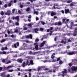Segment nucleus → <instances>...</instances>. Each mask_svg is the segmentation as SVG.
Wrapping results in <instances>:
<instances>
[{"mask_svg": "<svg viewBox=\"0 0 77 77\" xmlns=\"http://www.w3.org/2000/svg\"><path fill=\"white\" fill-rule=\"evenodd\" d=\"M24 38H27L28 39L30 38V39H32V35L31 34H30L29 35H25L24 36Z\"/></svg>", "mask_w": 77, "mask_h": 77, "instance_id": "nucleus-1", "label": "nucleus"}, {"mask_svg": "<svg viewBox=\"0 0 77 77\" xmlns=\"http://www.w3.org/2000/svg\"><path fill=\"white\" fill-rule=\"evenodd\" d=\"M34 45H35V48L36 50H38V43L36 42L34 44Z\"/></svg>", "mask_w": 77, "mask_h": 77, "instance_id": "nucleus-2", "label": "nucleus"}, {"mask_svg": "<svg viewBox=\"0 0 77 77\" xmlns=\"http://www.w3.org/2000/svg\"><path fill=\"white\" fill-rule=\"evenodd\" d=\"M75 54V52H69L67 53V54H69V55H72V54Z\"/></svg>", "mask_w": 77, "mask_h": 77, "instance_id": "nucleus-3", "label": "nucleus"}, {"mask_svg": "<svg viewBox=\"0 0 77 77\" xmlns=\"http://www.w3.org/2000/svg\"><path fill=\"white\" fill-rule=\"evenodd\" d=\"M45 43H47V42L46 41H44L42 43L41 45H40V47H43L44 46V45Z\"/></svg>", "mask_w": 77, "mask_h": 77, "instance_id": "nucleus-4", "label": "nucleus"}, {"mask_svg": "<svg viewBox=\"0 0 77 77\" xmlns=\"http://www.w3.org/2000/svg\"><path fill=\"white\" fill-rule=\"evenodd\" d=\"M11 11L10 10H8L7 12L5 13V15H9L11 14Z\"/></svg>", "mask_w": 77, "mask_h": 77, "instance_id": "nucleus-5", "label": "nucleus"}, {"mask_svg": "<svg viewBox=\"0 0 77 77\" xmlns=\"http://www.w3.org/2000/svg\"><path fill=\"white\" fill-rule=\"evenodd\" d=\"M28 62H29V61L27 60L26 62V63L25 62H24L23 63V64H22V66L23 67H24L25 66H27V64L28 63Z\"/></svg>", "mask_w": 77, "mask_h": 77, "instance_id": "nucleus-6", "label": "nucleus"}, {"mask_svg": "<svg viewBox=\"0 0 77 77\" xmlns=\"http://www.w3.org/2000/svg\"><path fill=\"white\" fill-rule=\"evenodd\" d=\"M67 71H66V69H64V71L62 72L63 73V75L62 76L63 77H64V75H63V74H65V73H66Z\"/></svg>", "mask_w": 77, "mask_h": 77, "instance_id": "nucleus-7", "label": "nucleus"}, {"mask_svg": "<svg viewBox=\"0 0 77 77\" xmlns=\"http://www.w3.org/2000/svg\"><path fill=\"white\" fill-rule=\"evenodd\" d=\"M65 14L69 13V9H65Z\"/></svg>", "mask_w": 77, "mask_h": 77, "instance_id": "nucleus-8", "label": "nucleus"}, {"mask_svg": "<svg viewBox=\"0 0 77 77\" xmlns=\"http://www.w3.org/2000/svg\"><path fill=\"white\" fill-rule=\"evenodd\" d=\"M75 30L76 33V34H73V35L74 36H76V35H77V28H75Z\"/></svg>", "mask_w": 77, "mask_h": 77, "instance_id": "nucleus-9", "label": "nucleus"}, {"mask_svg": "<svg viewBox=\"0 0 77 77\" xmlns=\"http://www.w3.org/2000/svg\"><path fill=\"white\" fill-rule=\"evenodd\" d=\"M23 45L24 47V48L23 49V50H26V49H27V48H27V47H26V44H23Z\"/></svg>", "mask_w": 77, "mask_h": 77, "instance_id": "nucleus-10", "label": "nucleus"}, {"mask_svg": "<svg viewBox=\"0 0 77 77\" xmlns=\"http://www.w3.org/2000/svg\"><path fill=\"white\" fill-rule=\"evenodd\" d=\"M35 32V33H38V28H36L33 30Z\"/></svg>", "mask_w": 77, "mask_h": 77, "instance_id": "nucleus-11", "label": "nucleus"}, {"mask_svg": "<svg viewBox=\"0 0 77 77\" xmlns=\"http://www.w3.org/2000/svg\"><path fill=\"white\" fill-rule=\"evenodd\" d=\"M17 62H20V63H22V62H23V60L20 59H19L17 60Z\"/></svg>", "mask_w": 77, "mask_h": 77, "instance_id": "nucleus-12", "label": "nucleus"}, {"mask_svg": "<svg viewBox=\"0 0 77 77\" xmlns=\"http://www.w3.org/2000/svg\"><path fill=\"white\" fill-rule=\"evenodd\" d=\"M15 20H17V21H19L20 20L19 19V16H17L15 17Z\"/></svg>", "mask_w": 77, "mask_h": 77, "instance_id": "nucleus-13", "label": "nucleus"}, {"mask_svg": "<svg viewBox=\"0 0 77 77\" xmlns=\"http://www.w3.org/2000/svg\"><path fill=\"white\" fill-rule=\"evenodd\" d=\"M51 16H52V17L54 15H56V13H54L53 12H52L51 14Z\"/></svg>", "mask_w": 77, "mask_h": 77, "instance_id": "nucleus-14", "label": "nucleus"}, {"mask_svg": "<svg viewBox=\"0 0 77 77\" xmlns=\"http://www.w3.org/2000/svg\"><path fill=\"white\" fill-rule=\"evenodd\" d=\"M26 25H27V26H32L33 25V23H29L28 25L26 24Z\"/></svg>", "mask_w": 77, "mask_h": 77, "instance_id": "nucleus-15", "label": "nucleus"}, {"mask_svg": "<svg viewBox=\"0 0 77 77\" xmlns=\"http://www.w3.org/2000/svg\"><path fill=\"white\" fill-rule=\"evenodd\" d=\"M54 55H55V53L51 55V57L52 59H54Z\"/></svg>", "mask_w": 77, "mask_h": 77, "instance_id": "nucleus-16", "label": "nucleus"}, {"mask_svg": "<svg viewBox=\"0 0 77 77\" xmlns=\"http://www.w3.org/2000/svg\"><path fill=\"white\" fill-rule=\"evenodd\" d=\"M66 40H62L61 41V43H63L64 42V44H66V42H65V41H66Z\"/></svg>", "mask_w": 77, "mask_h": 77, "instance_id": "nucleus-17", "label": "nucleus"}, {"mask_svg": "<svg viewBox=\"0 0 77 77\" xmlns=\"http://www.w3.org/2000/svg\"><path fill=\"white\" fill-rule=\"evenodd\" d=\"M12 3V1H11V2H10V3L8 5V6H9V7H11V5H12L11 4Z\"/></svg>", "mask_w": 77, "mask_h": 77, "instance_id": "nucleus-18", "label": "nucleus"}, {"mask_svg": "<svg viewBox=\"0 0 77 77\" xmlns=\"http://www.w3.org/2000/svg\"><path fill=\"white\" fill-rule=\"evenodd\" d=\"M3 51V50H8V48L7 47H5V48H2V49H1Z\"/></svg>", "mask_w": 77, "mask_h": 77, "instance_id": "nucleus-19", "label": "nucleus"}, {"mask_svg": "<svg viewBox=\"0 0 77 77\" xmlns=\"http://www.w3.org/2000/svg\"><path fill=\"white\" fill-rule=\"evenodd\" d=\"M40 30L41 32H43V30H44V28H40Z\"/></svg>", "mask_w": 77, "mask_h": 77, "instance_id": "nucleus-20", "label": "nucleus"}, {"mask_svg": "<svg viewBox=\"0 0 77 77\" xmlns=\"http://www.w3.org/2000/svg\"><path fill=\"white\" fill-rule=\"evenodd\" d=\"M36 14V15H38V12L37 11H35L34 13V14Z\"/></svg>", "mask_w": 77, "mask_h": 77, "instance_id": "nucleus-21", "label": "nucleus"}, {"mask_svg": "<svg viewBox=\"0 0 77 77\" xmlns=\"http://www.w3.org/2000/svg\"><path fill=\"white\" fill-rule=\"evenodd\" d=\"M40 23L42 24V25H44V24H45V23L43 21H41Z\"/></svg>", "mask_w": 77, "mask_h": 77, "instance_id": "nucleus-22", "label": "nucleus"}, {"mask_svg": "<svg viewBox=\"0 0 77 77\" xmlns=\"http://www.w3.org/2000/svg\"><path fill=\"white\" fill-rule=\"evenodd\" d=\"M66 20V18H63V23H64L65 22V21Z\"/></svg>", "mask_w": 77, "mask_h": 77, "instance_id": "nucleus-23", "label": "nucleus"}, {"mask_svg": "<svg viewBox=\"0 0 77 77\" xmlns=\"http://www.w3.org/2000/svg\"><path fill=\"white\" fill-rule=\"evenodd\" d=\"M30 63L31 65H33V63L32 60H31L30 61Z\"/></svg>", "mask_w": 77, "mask_h": 77, "instance_id": "nucleus-24", "label": "nucleus"}, {"mask_svg": "<svg viewBox=\"0 0 77 77\" xmlns=\"http://www.w3.org/2000/svg\"><path fill=\"white\" fill-rule=\"evenodd\" d=\"M74 2H73L70 4V6H74Z\"/></svg>", "mask_w": 77, "mask_h": 77, "instance_id": "nucleus-25", "label": "nucleus"}, {"mask_svg": "<svg viewBox=\"0 0 77 77\" xmlns=\"http://www.w3.org/2000/svg\"><path fill=\"white\" fill-rule=\"evenodd\" d=\"M62 63H63L62 61L61 60H60L59 62V64L61 65V64H62Z\"/></svg>", "mask_w": 77, "mask_h": 77, "instance_id": "nucleus-26", "label": "nucleus"}, {"mask_svg": "<svg viewBox=\"0 0 77 77\" xmlns=\"http://www.w3.org/2000/svg\"><path fill=\"white\" fill-rule=\"evenodd\" d=\"M5 39H4L2 40V41H1V43H3V42H5Z\"/></svg>", "mask_w": 77, "mask_h": 77, "instance_id": "nucleus-27", "label": "nucleus"}, {"mask_svg": "<svg viewBox=\"0 0 77 77\" xmlns=\"http://www.w3.org/2000/svg\"><path fill=\"white\" fill-rule=\"evenodd\" d=\"M15 9H13L12 10V13H14L15 12Z\"/></svg>", "mask_w": 77, "mask_h": 77, "instance_id": "nucleus-28", "label": "nucleus"}, {"mask_svg": "<svg viewBox=\"0 0 77 77\" xmlns=\"http://www.w3.org/2000/svg\"><path fill=\"white\" fill-rule=\"evenodd\" d=\"M53 28L52 27H51L50 28V32H52V31L51 30H52L53 29Z\"/></svg>", "mask_w": 77, "mask_h": 77, "instance_id": "nucleus-29", "label": "nucleus"}, {"mask_svg": "<svg viewBox=\"0 0 77 77\" xmlns=\"http://www.w3.org/2000/svg\"><path fill=\"white\" fill-rule=\"evenodd\" d=\"M29 10H30V8H27L26 9V11H27V12H28L29 11Z\"/></svg>", "mask_w": 77, "mask_h": 77, "instance_id": "nucleus-30", "label": "nucleus"}, {"mask_svg": "<svg viewBox=\"0 0 77 77\" xmlns=\"http://www.w3.org/2000/svg\"><path fill=\"white\" fill-rule=\"evenodd\" d=\"M27 28L26 27H24L23 28V30H27Z\"/></svg>", "mask_w": 77, "mask_h": 77, "instance_id": "nucleus-31", "label": "nucleus"}, {"mask_svg": "<svg viewBox=\"0 0 77 77\" xmlns=\"http://www.w3.org/2000/svg\"><path fill=\"white\" fill-rule=\"evenodd\" d=\"M72 2V0H71V1H69V0H68L67 1V3H70V2Z\"/></svg>", "mask_w": 77, "mask_h": 77, "instance_id": "nucleus-32", "label": "nucleus"}, {"mask_svg": "<svg viewBox=\"0 0 77 77\" xmlns=\"http://www.w3.org/2000/svg\"><path fill=\"white\" fill-rule=\"evenodd\" d=\"M11 63V61H9L7 62V63H6V64H8V63Z\"/></svg>", "mask_w": 77, "mask_h": 77, "instance_id": "nucleus-33", "label": "nucleus"}, {"mask_svg": "<svg viewBox=\"0 0 77 77\" xmlns=\"http://www.w3.org/2000/svg\"><path fill=\"white\" fill-rule=\"evenodd\" d=\"M3 14H4V13H3V11H2L1 13V15H3Z\"/></svg>", "mask_w": 77, "mask_h": 77, "instance_id": "nucleus-34", "label": "nucleus"}, {"mask_svg": "<svg viewBox=\"0 0 77 77\" xmlns=\"http://www.w3.org/2000/svg\"><path fill=\"white\" fill-rule=\"evenodd\" d=\"M35 42H38V41H39V39L38 38H37L35 39Z\"/></svg>", "mask_w": 77, "mask_h": 77, "instance_id": "nucleus-35", "label": "nucleus"}, {"mask_svg": "<svg viewBox=\"0 0 77 77\" xmlns=\"http://www.w3.org/2000/svg\"><path fill=\"white\" fill-rule=\"evenodd\" d=\"M58 25H62V23H61V22H58Z\"/></svg>", "mask_w": 77, "mask_h": 77, "instance_id": "nucleus-36", "label": "nucleus"}, {"mask_svg": "<svg viewBox=\"0 0 77 77\" xmlns=\"http://www.w3.org/2000/svg\"><path fill=\"white\" fill-rule=\"evenodd\" d=\"M11 67H12V66H9L7 67V69H9V68H11Z\"/></svg>", "mask_w": 77, "mask_h": 77, "instance_id": "nucleus-37", "label": "nucleus"}, {"mask_svg": "<svg viewBox=\"0 0 77 77\" xmlns=\"http://www.w3.org/2000/svg\"><path fill=\"white\" fill-rule=\"evenodd\" d=\"M7 4H5V5H4V7L5 8H7Z\"/></svg>", "mask_w": 77, "mask_h": 77, "instance_id": "nucleus-38", "label": "nucleus"}, {"mask_svg": "<svg viewBox=\"0 0 77 77\" xmlns=\"http://www.w3.org/2000/svg\"><path fill=\"white\" fill-rule=\"evenodd\" d=\"M66 22L65 23L66 24V23H67V22H68V21H69V19H68L66 20Z\"/></svg>", "mask_w": 77, "mask_h": 77, "instance_id": "nucleus-39", "label": "nucleus"}, {"mask_svg": "<svg viewBox=\"0 0 77 77\" xmlns=\"http://www.w3.org/2000/svg\"><path fill=\"white\" fill-rule=\"evenodd\" d=\"M28 18H32V16H31V15H29V16H28Z\"/></svg>", "mask_w": 77, "mask_h": 77, "instance_id": "nucleus-40", "label": "nucleus"}, {"mask_svg": "<svg viewBox=\"0 0 77 77\" xmlns=\"http://www.w3.org/2000/svg\"><path fill=\"white\" fill-rule=\"evenodd\" d=\"M17 32H18V30H17V29L15 30L14 31V33H16V32L17 33Z\"/></svg>", "mask_w": 77, "mask_h": 77, "instance_id": "nucleus-41", "label": "nucleus"}, {"mask_svg": "<svg viewBox=\"0 0 77 77\" xmlns=\"http://www.w3.org/2000/svg\"><path fill=\"white\" fill-rule=\"evenodd\" d=\"M23 5L22 4H21L20 5V8H23Z\"/></svg>", "mask_w": 77, "mask_h": 77, "instance_id": "nucleus-42", "label": "nucleus"}, {"mask_svg": "<svg viewBox=\"0 0 77 77\" xmlns=\"http://www.w3.org/2000/svg\"><path fill=\"white\" fill-rule=\"evenodd\" d=\"M2 62H3L4 63H5V59H4L2 60Z\"/></svg>", "mask_w": 77, "mask_h": 77, "instance_id": "nucleus-43", "label": "nucleus"}, {"mask_svg": "<svg viewBox=\"0 0 77 77\" xmlns=\"http://www.w3.org/2000/svg\"><path fill=\"white\" fill-rule=\"evenodd\" d=\"M16 26H18V25H19V23H18L17 22L16 23Z\"/></svg>", "mask_w": 77, "mask_h": 77, "instance_id": "nucleus-44", "label": "nucleus"}, {"mask_svg": "<svg viewBox=\"0 0 77 77\" xmlns=\"http://www.w3.org/2000/svg\"><path fill=\"white\" fill-rule=\"evenodd\" d=\"M26 43H30V42L29 41H26Z\"/></svg>", "mask_w": 77, "mask_h": 77, "instance_id": "nucleus-45", "label": "nucleus"}, {"mask_svg": "<svg viewBox=\"0 0 77 77\" xmlns=\"http://www.w3.org/2000/svg\"><path fill=\"white\" fill-rule=\"evenodd\" d=\"M41 68L40 67H38V70L39 71V70H40V69Z\"/></svg>", "mask_w": 77, "mask_h": 77, "instance_id": "nucleus-46", "label": "nucleus"}, {"mask_svg": "<svg viewBox=\"0 0 77 77\" xmlns=\"http://www.w3.org/2000/svg\"><path fill=\"white\" fill-rule=\"evenodd\" d=\"M56 59H54L53 60L52 62H56Z\"/></svg>", "mask_w": 77, "mask_h": 77, "instance_id": "nucleus-47", "label": "nucleus"}, {"mask_svg": "<svg viewBox=\"0 0 77 77\" xmlns=\"http://www.w3.org/2000/svg\"><path fill=\"white\" fill-rule=\"evenodd\" d=\"M13 71V70H8V72H12Z\"/></svg>", "mask_w": 77, "mask_h": 77, "instance_id": "nucleus-48", "label": "nucleus"}, {"mask_svg": "<svg viewBox=\"0 0 77 77\" xmlns=\"http://www.w3.org/2000/svg\"><path fill=\"white\" fill-rule=\"evenodd\" d=\"M10 32H11V31H8V35H9V33H10Z\"/></svg>", "mask_w": 77, "mask_h": 77, "instance_id": "nucleus-49", "label": "nucleus"}, {"mask_svg": "<svg viewBox=\"0 0 77 77\" xmlns=\"http://www.w3.org/2000/svg\"><path fill=\"white\" fill-rule=\"evenodd\" d=\"M39 20V18H38L37 17H36V21H37V20Z\"/></svg>", "mask_w": 77, "mask_h": 77, "instance_id": "nucleus-50", "label": "nucleus"}, {"mask_svg": "<svg viewBox=\"0 0 77 77\" xmlns=\"http://www.w3.org/2000/svg\"><path fill=\"white\" fill-rule=\"evenodd\" d=\"M14 47L15 48H17V45H16V44H15L14 45Z\"/></svg>", "mask_w": 77, "mask_h": 77, "instance_id": "nucleus-51", "label": "nucleus"}, {"mask_svg": "<svg viewBox=\"0 0 77 77\" xmlns=\"http://www.w3.org/2000/svg\"><path fill=\"white\" fill-rule=\"evenodd\" d=\"M19 43L18 42H17V46H18L19 45Z\"/></svg>", "mask_w": 77, "mask_h": 77, "instance_id": "nucleus-52", "label": "nucleus"}, {"mask_svg": "<svg viewBox=\"0 0 77 77\" xmlns=\"http://www.w3.org/2000/svg\"><path fill=\"white\" fill-rule=\"evenodd\" d=\"M61 12L62 14H64V11H63V10H62Z\"/></svg>", "mask_w": 77, "mask_h": 77, "instance_id": "nucleus-53", "label": "nucleus"}, {"mask_svg": "<svg viewBox=\"0 0 77 77\" xmlns=\"http://www.w3.org/2000/svg\"><path fill=\"white\" fill-rule=\"evenodd\" d=\"M14 3H16L17 2V0H14V1H13Z\"/></svg>", "mask_w": 77, "mask_h": 77, "instance_id": "nucleus-54", "label": "nucleus"}, {"mask_svg": "<svg viewBox=\"0 0 77 77\" xmlns=\"http://www.w3.org/2000/svg\"><path fill=\"white\" fill-rule=\"evenodd\" d=\"M60 60V58H59L57 59V61H59Z\"/></svg>", "mask_w": 77, "mask_h": 77, "instance_id": "nucleus-55", "label": "nucleus"}, {"mask_svg": "<svg viewBox=\"0 0 77 77\" xmlns=\"http://www.w3.org/2000/svg\"><path fill=\"white\" fill-rule=\"evenodd\" d=\"M69 65L70 66H71V65H72V64L71 63H69Z\"/></svg>", "mask_w": 77, "mask_h": 77, "instance_id": "nucleus-56", "label": "nucleus"}, {"mask_svg": "<svg viewBox=\"0 0 77 77\" xmlns=\"http://www.w3.org/2000/svg\"><path fill=\"white\" fill-rule=\"evenodd\" d=\"M36 53V52H34L32 54H35Z\"/></svg>", "mask_w": 77, "mask_h": 77, "instance_id": "nucleus-57", "label": "nucleus"}, {"mask_svg": "<svg viewBox=\"0 0 77 77\" xmlns=\"http://www.w3.org/2000/svg\"><path fill=\"white\" fill-rule=\"evenodd\" d=\"M2 53L3 54H6V52H5V51H3L2 52Z\"/></svg>", "mask_w": 77, "mask_h": 77, "instance_id": "nucleus-58", "label": "nucleus"}, {"mask_svg": "<svg viewBox=\"0 0 77 77\" xmlns=\"http://www.w3.org/2000/svg\"><path fill=\"white\" fill-rule=\"evenodd\" d=\"M57 24H58L57 23H55V26H57Z\"/></svg>", "mask_w": 77, "mask_h": 77, "instance_id": "nucleus-59", "label": "nucleus"}, {"mask_svg": "<svg viewBox=\"0 0 77 77\" xmlns=\"http://www.w3.org/2000/svg\"><path fill=\"white\" fill-rule=\"evenodd\" d=\"M68 42H71L72 41H71V40H70V39H69L68 40Z\"/></svg>", "mask_w": 77, "mask_h": 77, "instance_id": "nucleus-60", "label": "nucleus"}, {"mask_svg": "<svg viewBox=\"0 0 77 77\" xmlns=\"http://www.w3.org/2000/svg\"><path fill=\"white\" fill-rule=\"evenodd\" d=\"M2 67H0V71L2 70Z\"/></svg>", "mask_w": 77, "mask_h": 77, "instance_id": "nucleus-61", "label": "nucleus"}, {"mask_svg": "<svg viewBox=\"0 0 77 77\" xmlns=\"http://www.w3.org/2000/svg\"><path fill=\"white\" fill-rule=\"evenodd\" d=\"M2 4V2L1 1H0V5H1Z\"/></svg>", "mask_w": 77, "mask_h": 77, "instance_id": "nucleus-62", "label": "nucleus"}, {"mask_svg": "<svg viewBox=\"0 0 77 77\" xmlns=\"http://www.w3.org/2000/svg\"><path fill=\"white\" fill-rule=\"evenodd\" d=\"M50 62V61H47V60H45V61H44V62Z\"/></svg>", "mask_w": 77, "mask_h": 77, "instance_id": "nucleus-63", "label": "nucleus"}, {"mask_svg": "<svg viewBox=\"0 0 77 77\" xmlns=\"http://www.w3.org/2000/svg\"><path fill=\"white\" fill-rule=\"evenodd\" d=\"M10 77V75H9V74L7 76V77Z\"/></svg>", "mask_w": 77, "mask_h": 77, "instance_id": "nucleus-64", "label": "nucleus"}]
</instances>
